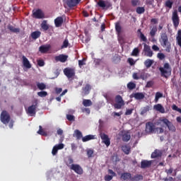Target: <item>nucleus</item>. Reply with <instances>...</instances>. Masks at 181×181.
Instances as JSON below:
<instances>
[{
  "instance_id": "obj_1",
  "label": "nucleus",
  "mask_w": 181,
  "mask_h": 181,
  "mask_svg": "<svg viewBox=\"0 0 181 181\" xmlns=\"http://www.w3.org/2000/svg\"><path fill=\"white\" fill-rule=\"evenodd\" d=\"M161 77L168 78L172 75V66L168 62L163 64V66L159 68Z\"/></svg>"
},
{
  "instance_id": "obj_2",
  "label": "nucleus",
  "mask_w": 181,
  "mask_h": 181,
  "mask_svg": "<svg viewBox=\"0 0 181 181\" xmlns=\"http://www.w3.org/2000/svg\"><path fill=\"white\" fill-rule=\"evenodd\" d=\"M160 42L163 47H165V51L168 53L170 52L171 44L169 42V38H168V35L166 33H162L160 35Z\"/></svg>"
},
{
  "instance_id": "obj_3",
  "label": "nucleus",
  "mask_w": 181,
  "mask_h": 181,
  "mask_svg": "<svg viewBox=\"0 0 181 181\" xmlns=\"http://www.w3.org/2000/svg\"><path fill=\"white\" fill-rule=\"evenodd\" d=\"M39 104V101L37 99H35L33 102V105L29 106L26 110L27 114L30 115L31 117H35L36 115V110L37 109V105Z\"/></svg>"
},
{
  "instance_id": "obj_4",
  "label": "nucleus",
  "mask_w": 181,
  "mask_h": 181,
  "mask_svg": "<svg viewBox=\"0 0 181 181\" xmlns=\"http://www.w3.org/2000/svg\"><path fill=\"white\" fill-rule=\"evenodd\" d=\"M115 101L116 103L113 105V107L116 110H121L124 105H125V101L122 99V96L120 95H117L115 98Z\"/></svg>"
},
{
  "instance_id": "obj_5",
  "label": "nucleus",
  "mask_w": 181,
  "mask_h": 181,
  "mask_svg": "<svg viewBox=\"0 0 181 181\" xmlns=\"http://www.w3.org/2000/svg\"><path fill=\"white\" fill-rule=\"evenodd\" d=\"M115 29L117 35V40L119 43H124V37L121 35V33L122 32V27L121 26V23L119 21L115 23Z\"/></svg>"
},
{
  "instance_id": "obj_6",
  "label": "nucleus",
  "mask_w": 181,
  "mask_h": 181,
  "mask_svg": "<svg viewBox=\"0 0 181 181\" xmlns=\"http://www.w3.org/2000/svg\"><path fill=\"white\" fill-rule=\"evenodd\" d=\"M0 119L4 125H8L11 122V115L6 110H3L0 115Z\"/></svg>"
},
{
  "instance_id": "obj_7",
  "label": "nucleus",
  "mask_w": 181,
  "mask_h": 181,
  "mask_svg": "<svg viewBox=\"0 0 181 181\" xmlns=\"http://www.w3.org/2000/svg\"><path fill=\"white\" fill-rule=\"evenodd\" d=\"M160 122H163L165 125H166L169 131H171V132H176V127H175V125H173V124L170 122L169 119H168L167 118H163L160 119Z\"/></svg>"
},
{
  "instance_id": "obj_8",
  "label": "nucleus",
  "mask_w": 181,
  "mask_h": 181,
  "mask_svg": "<svg viewBox=\"0 0 181 181\" xmlns=\"http://www.w3.org/2000/svg\"><path fill=\"white\" fill-rule=\"evenodd\" d=\"M98 6L100 8H102V9H105L107 11V9H110L111 6H112V4L108 1L99 0L98 2Z\"/></svg>"
},
{
  "instance_id": "obj_9",
  "label": "nucleus",
  "mask_w": 181,
  "mask_h": 181,
  "mask_svg": "<svg viewBox=\"0 0 181 181\" xmlns=\"http://www.w3.org/2000/svg\"><path fill=\"white\" fill-rule=\"evenodd\" d=\"M71 170H74L75 173L77 175H83L84 173V171L83 170V168L81 167L78 164H72L70 166Z\"/></svg>"
},
{
  "instance_id": "obj_10",
  "label": "nucleus",
  "mask_w": 181,
  "mask_h": 181,
  "mask_svg": "<svg viewBox=\"0 0 181 181\" xmlns=\"http://www.w3.org/2000/svg\"><path fill=\"white\" fill-rule=\"evenodd\" d=\"M64 4H66L67 5L68 8H74L75 6H77L80 2H81V0H62Z\"/></svg>"
},
{
  "instance_id": "obj_11",
  "label": "nucleus",
  "mask_w": 181,
  "mask_h": 181,
  "mask_svg": "<svg viewBox=\"0 0 181 181\" xmlns=\"http://www.w3.org/2000/svg\"><path fill=\"white\" fill-rule=\"evenodd\" d=\"M64 74H65L68 78H73L76 76V70L73 68H65L64 69Z\"/></svg>"
},
{
  "instance_id": "obj_12",
  "label": "nucleus",
  "mask_w": 181,
  "mask_h": 181,
  "mask_svg": "<svg viewBox=\"0 0 181 181\" xmlns=\"http://www.w3.org/2000/svg\"><path fill=\"white\" fill-rule=\"evenodd\" d=\"M100 139H102L103 144H105V145L107 147L111 145V139H110L108 135L105 134V133H100Z\"/></svg>"
},
{
  "instance_id": "obj_13",
  "label": "nucleus",
  "mask_w": 181,
  "mask_h": 181,
  "mask_svg": "<svg viewBox=\"0 0 181 181\" xmlns=\"http://www.w3.org/2000/svg\"><path fill=\"white\" fill-rule=\"evenodd\" d=\"M156 129L155 124L153 123L148 122L146 124V132L147 134H153Z\"/></svg>"
},
{
  "instance_id": "obj_14",
  "label": "nucleus",
  "mask_w": 181,
  "mask_h": 181,
  "mask_svg": "<svg viewBox=\"0 0 181 181\" xmlns=\"http://www.w3.org/2000/svg\"><path fill=\"white\" fill-rule=\"evenodd\" d=\"M144 56L147 57H152V56H153V52L151 49V47L146 44H144Z\"/></svg>"
},
{
  "instance_id": "obj_15",
  "label": "nucleus",
  "mask_w": 181,
  "mask_h": 181,
  "mask_svg": "<svg viewBox=\"0 0 181 181\" xmlns=\"http://www.w3.org/2000/svg\"><path fill=\"white\" fill-rule=\"evenodd\" d=\"M33 18L35 19H45V13L40 9H37L33 13Z\"/></svg>"
},
{
  "instance_id": "obj_16",
  "label": "nucleus",
  "mask_w": 181,
  "mask_h": 181,
  "mask_svg": "<svg viewBox=\"0 0 181 181\" xmlns=\"http://www.w3.org/2000/svg\"><path fill=\"white\" fill-rule=\"evenodd\" d=\"M173 23L175 28L179 26V16L177 15V11H174L172 17Z\"/></svg>"
},
{
  "instance_id": "obj_17",
  "label": "nucleus",
  "mask_w": 181,
  "mask_h": 181,
  "mask_svg": "<svg viewBox=\"0 0 181 181\" xmlns=\"http://www.w3.org/2000/svg\"><path fill=\"white\" fill-rule=\"evenodd\" d=\"M67 59H69V56L63 54L54 57V60L57 62H60L61 63H66V62H67Z\"/></svg>"
},
{
  "instance_id": "obj_18",
  "label": "nucleus",
  "mask_w": 181,
  "mask_h": 181,
  "mask_svg": "<svg viewBox=\"0 0 181 181\" xmlns=\"http://www.w3.org/2000/svg\"><path fill=\"white\" fill-rule=\"evenodd\" d=\"M120 179L122 181L132 180V174L131 173H123L121 174Z\"/></svg>"
},
{
  "instance_id": "obj_19",
  "label": "nucleus",
  "mask_w": 181,
  "mask_h": 181,
  "mask_svg": "<svg viewBox=\"0 0 181 181\" xmlns=\"http://www.w3.org/2000/svg\"><path fill=\"white\" fill-rule=\"evenodd\" d=\"M64 148V144H59L55 145L52 151V154L53 155V156H54L55 155H57V152L60 149H63Z\"/></svg>"
},
{
  "instance_id": "obj_20",
  "label": "nucleus",
  "mask_w": 181,
  "mask_h": 181,
  "mask_svg": "<svg viewBox=\"0 0 181 181\" xmlns=\"http://www.w3.org/2000/svg\"><path fill=\"white\" fill-rule=\"evenodd\" d=\"M152 166V160H142L141 162V169H146V168H151Z\"/></svg>"
},
{
  "instance_id": "obj_21",
  "label": "nucleus",
  "mask_w": 181,
  "mask_h": 181,
  "mask_svg": "<svg viewBox=\"0 0 181 181\" xmlns=\"http://www.w3.org/2000/svg\"><path fill=\"white\" fill-rule=\"evenodd\" d=\"M50 45H41L39 47V52H40V53H47V52L50 50Z\"/></svg>"
},
{
  "instance_id": "obj_22",
  "label": "nucleus",
  "mask_w": 181,
  "mask_h": 181,
  "mask_svg": "<svg viewBox=\"0 0 181 181\" xmlns=\"http://www.w3.org/2000/svg\"><path fill=\"white\" fill-rule=\"evenodd\" d=\"M22 59H23V64L24 67H25L26 69H31L32 64H30L29 59H28V58H26V57H25V55H23L22 57Z\"/></svg>"
},
{
  "instance_id": "obj_23",
  "label": "nucleus",
  "mask_w": 181,
  "mask_h": 181,
  "mask_svg": "<svg viewBox=\"0 0 181 181\" xmlns=\"http://www.w3.org/2000/svg\"><path fill=\"white\" fill-rule=\"evenodd\" d=\"M82 90L84 95H88L91 91V85L87 83L85 87L82 88Z\"/></svg>"
},
{
  "instance_id": "obj_24",
  "label": "nucleus",
  "mask_w": 181,
  "mask_h": 181,
  "mask_svg": "<svg viewBox=\"0 0 181 181\" xmlns=\"http://www.w3.org/2000/svg\"><path fill=\"white\" fill-rule=\"evenodd\" d=\"M54 25L56 28H60L63 25V17L59 16L54 19Z\"/></svg>"
},
{
  "instance_id": "obj_25",
  "label": "nucleus",
  "mask_w": 181,
  "mask_h": 181,
  "mask_svg": "<svg viewBox=\"0 0 181 181\" xmlns=\"http://www.w3.org/2000/svg\"><path fill=\"white\" fill-rule=\"evenodd\" d=\"M154 110L156 111H158V112H160L161 114H165V107L160 104H157L153 106Z\"/></svg>"
},
{
  "instance_id": "obj_26",
  "label": "nucleus",
  "mask_w": 181,
  "mask_h": 181,
  "mask_svg": "<svg viewBox=\"0 0 181 181\" xmlns=\"http://www.w3.org/2000/svg\"><path fill=\"white\" fill-rule=\"evenodd\" d=\"M162 156V152L158 149L155 150L154 152L151 153V158L155 159L156 158H160Z\"/></svg>"
},
{
  "instance_id": "obj_27",
  "label": "nucleus",
  "mask_w": 181,
  "mask_h": 181,
  "mask_svg": "<svg viewBox=\"0 0 181 181\" xmlns=\"http://www.w3.org/2000/svg\"><path fill=\"white\" fill-rule=\"evenodd\" d=\"M122 139L123 142H128V141H129V139H131V134H129V132L123 133V134L122 136Z\"/></svg>"
},
{
  "instance_id": "obj_28",
  "label": "nucleus",
  "mask_w": 181,
  "mask_h": 181,
  "mask_svg": "<svg viewBox=\"0 0 181 181\" xmlns=\"http://www.w3.org/2000/svg\"><path fill=\"white\" fill-rule=\"evenodd\" d=\"M122 151H123V152H124V153H125V155H129V153H131V146H129L128 145L122 146Z\"/></svg>"
},
{
  "instance_id": "obj_29",
  "label": "nucleus",
  "mask_w": 181,
  "mask_h": 181,
  "mask_svg": "<svg viewBox=\"0 0 181 181\" xmlns=\"http://www.w3.org/2000/svg\"><path fill=\"white\" fill-rule=\"evenodd\" d=\"M135 100H144L145 98V95L142 93H136L133 95Z\"/></svg>"
},
{
  "instance_id": "obj_30",
  "label": "nucleus",
  "mask_w": 181,
  "mask_h": 181,
  "mask_svg": "<svg viewBox=\"0 0 181 181\" xmlns=\"http://www.w3.org/2000/svg\"><path fill=\"white\" fill-rule=\"evenodd\" d=\"M40 35H42V33H40V31H34L31 33L30 36L32 39L36 40V39H39V37H40Z\"/></svg>"
},
{
  "instance_id": "obj_31",
  "label": "nucleus",
  "mask_w": 181,
  "mask_h": 181,
  "mask_svg": "<svg viewBox=\"0 0 181 181\" xmlns=\"http://www.w3.org/2000/svg\"><path fill=\"white\" fill-rule=\"evenodd\" d=\"M95 139L94 135L89 134L82 137V142H88V141H91Z\"/></svg>"
},
{
  "instance_id": "obj_32",
  "label": "nucleus",
  "mask_w": 181,
  "mask_h": 181,
  "mask_svg": "<svg viewBox=\"0 0 181 181\" xmlns=\"http://www.w3.org/2000/svg\"><path fill=\"white\" fill-rule=\"evenodd\" d=\"M144 180V175L136 174L134 177H132V181H140Z\"/></svg>"
},
{
  "instance_id": "obj_33",
  "label": "nucleus",
  "mask_w": 181,
  "mask_h": 181,
  "mask_svg": "<svg viewBox=\"0 0 181 181\" xmlns=\"http://www.w3.org/2000/svg\"><path fill=\"white\" fill-rule=\"evenodd\" d=\"M74 134L78 141H80V139H83V133H81L80 130L76 129L74 131Z\"/></svg>"
},
{
  "instance_id": "obj_34",
  "label": "nucleus",
  "mask_w": 181,
  "mask_h": 181,
  "mask_svg": "<svg viewBox=\"0 0 181 181\" xmlns=\"http://www.w3.org/2000/svg\"><path fill=\"white\" fill-rule=\"evenodd\" d=\"M82 104L84 107H91V105H93V102L90 99H84Z\"/></svg>"
},
{
  "instance_id": "obj_35",
  "label": "nucleus",
  "mask_w": 181,
  "mask_h": 181,
  "mask_svg": "<svg viewBox=\"0 0 181 181\" xmlns=\"http://www.w3.org/2000/svg\"><path fill=\"white\" fill-rule=\"evenodd\" d=\"M41 28L42 30H49V25H47V21L44 20L41 23Z\"/></svg>"
},
{
  "instance_id": "obj_36",
  "label": "nucleus",
  "mask_w": 181,
  "mask_h": 181,
  "mask_svg": "<svg viewBox=\"0 0 181 181\" xmlns=\"http://www.w3.org/2000/svg\"><path fill=\"white\" fill-rule=\"evenodd\" d=\"M156 32H158V28L156 27V25H154L150 31V36H151L152 37H155Z\"/></svg>"
},
{
  "instance_id": "obj_37",
  "label": "nucleus",
  "mask_w": 181,
  "mask_h": 181,
  "mask_svg": "<svg viewBox=\"0 0 181 181\" xmlns=\"http://www.w3.org/2000/svg\"><path fill=\"white\" fill-rule=\"evenodd\" d=\"M153 64V60L152 59H148L144 62V65L147 69H149V67H151V66H152Z\"/></svg>"
},
{
  "instance_id": "obj_38",
  "label": "nucleus",
  "mask_w": 181,
  "mask_h": 181,
  "mask_svg": "<svg viewBox=\"0 0 181 181\" xmlns=\"http://www.w3.org/2000/svg\"><path fill=\"white\" fill-rule=\"evenodd\" d=\"M162 97H163V93L160 92H156L154 100L155 103H158L159 101V98H162Z\"/></svg>"
},
{
  "instance_id": "obj_39",
  "label": "nucleus",
  "mask_w": 181,
  "mask_h": 181,
  "mask_svg": "<svg viewBox=\"0 0 181 181\" xmlns=\"http://www.w3.org/2000/svg\"><path fill=\"white\" fill-rule=\"evenodd\" d=\"M136 13H138L139 15H142V13H145V7H137L136 8Z\"/></svg>"
},
{
  "instance_id": "obj_40",
  "label": "nucleus",
  "mask_w": 181,
  "mask_h": 181,
  "mask_svg": "<svg viewBox=\"0 0 181 181\" xmlns=\"http://www.w3.org/2000/svg\"><path fill=\"white\" fill-rule=\"evenodd\" d=\"M37 87L39 88V90H46V84L44 83H37Z\"/></svg>"
},
{
  "instance_id": "obj_41",
  "label": "nucleus",
  "mask_w": 181,
  "mask_h": 181,
  "mask_svg": "<svg viewBox=\"0 0 181 181\" xmlns=\"http://www.w3.org/2000/svg\"><path fill=\"white\" fill-rule=\"evenodd\" d=\"M165 6L166 8H169V9H172V6H173V1L167 0L165 3Z\"/></svg>"
},
{
  "instance_id": "obj_42",
  "label": "nucleus",
  "mask_w": 181,
  "mask_h": 181,
  "mask_svg": "<svg viewBox=\"0 0 181 181\" xmlns=\"http://www.w3.org/2000/svg\"><path fill=\"white\" fill-rule=\"evenodd\" d=\"M39 128L40 129L37 132V134H39L40 135H42V136H47V133H46V132L43 130V129L42 128V126H40Z\"/></svg>"
},
{
  "instance_id": "obj_43",
  "label": "nucleus",
  "mask_w": 181,
  "mask_h": 181,
  "mask_svg": "<svg viewBox=\"0 0 181 181\" xmlns=\"http://www.w3.org/2000/svg\"><path fill=\"white\" fill-rule=\"evenodd\" d=\"M150 108L151 107L148 105L143 107L141 110V115H144V114H146V112H148V111H149Z\"/></svg>"
},
{
  "instance_id": "obj_44",
  "label": "nucleus",
  "mask_w": 181,
  "mask_h": 181,
  "mask_svg": "<svg viewBox=\"0 0 181 181\" xmlns=\"http://www.w3.org/2000/svg\"><path fill=\"white\" fill-rule=\"evenodd\" d=\"M138 54H139V49H138V47H136L133 49L131 56L136 57L138 56Z\"/></svg>"
},
{
  "instance_id": "obj_45",
  "label": "nucleus",
  "mask_w": 181,
  "mask_h": 181,
  "mask_svg": "<svg viewBox=\"0 0 181 181\" xmlns=\"http://www.w3.org/2000/svg\"><path fill=\"white\" fill-rule=\"evenodd\" d=\"M135 87H136V85L133 82H130L127 84V88H129V90H134Z\"/></svg>"
},
{
  "instance_id": "obj_46",
  "label": "nucleus",
  "mask_w": 181,
  "mask_h": 181,
  "mask_svg": "<svg viewBox=\"0 0 181 181\" xmlns=\"http://www.w3.org/2000/svg\"><path fill=\"white\" fill-rule=\"evenodd\" d=\"M86 152L88 158H93V155H94V150L88 149L86 150Z\"/></svg>"
},
{
  "instance_id": "obj_47",
  "label": "nucleus",
  "mask_w": 181,
  "mask_h": 181,
  "mask_svg": "<svg viewBox=\"0 0 181 181\" xmlns=\"http://www.w3.org/2000/svg\"><path fill=\"white\" fill-rule=\"evenodd\" d=\"M66 47H69V40L67 39L64 40L62 45V49H65Z\"/></svg>"
},
{
  "instance_id": "obj_48",
  "label": "nucleus",
  "mask_w": 181,
  "mask_h": 181,
  "mask_svg": "<svg viewBox=\"0 0 181 181\" xmlns=\"http://www.w3.org/2000/svg\"><path fill=\"white\" fill-rule=\"evenodd\" d=\"M133 78H134V80H139L141 78H142L144 80V76H139L138 74L134 73L133 74Z\"/></svg>"
},
{
  "instance_id": "obj_49",
  "label": "nucleus",
  "mask_w": 181,
  "mask_h": 181,
  "mask_svg": "<svg viewBox=\"0 0 181 181\" xmlns=\"http://www.w3.org/2000/svg\"><path fill=\"white\" fill-rule=\"evenodd\" d=\"M66 119H68V121H75L76 117H74L73 115H66Z\"/></svg>"
},
{
  "instance_id": "obj_50",
  "label": "nucleus",
  "mask_w": 181,
  "mask_h": 181,
  "mask_svg": "<svg viewBox=\"0 0 181 181\" xmlns=\"http://www.w3.org/2000/svg\"><path fill=\"white\" fill-rule=\"evenodd\" d=\"M37 95H38L39 97H42V98L46 97V95H47V92H46V91H40V92H38V93H37Z\"/></svg>"
},
{
  "instance_id": "obj_51",
  "label": "nucleus",
  "mask_w": 181,
  "mask_h": 181,
  "mask_svg": "<svg viewBox=\"0 0 181 181\" xmlns=\"http://www.w3.org/2000/svg\"><path fill=\"white\" fill-rule=\"evenodd\" d=\"M37 63L40 67L45 66V61L43 59H37Z\"/></svg>"
},
{
  "instance_id": "obj_52",
  "label": "nucleus",
  "mask_w": 181,
  "mask_h": 181,
  "mask_svg": "<svg viewBox=\"0 0 181 181\" xmlns=\"http://www.w3.org/2000/svg\"><path fill=\"white\" fill-rule=\"evenodd\" d=\"M157 57H158V59H159V60H163V59H165V54L160 52L157 54Z\"/></svg>"
},
{
  "instance_id": "obj_53",
  "label": "nucleus",
  "mask_w": 181,
  "mask_h": 181,
  "mask_svg": "<svg viewBox=\"0 0 181 181\" xmlns=\"http://www.w3.org/2000/svg\"><path fill=\"white\" fill-rule=\"evenodd\" d=\"M127 62H128L129 64H130V66H134L136 63L135 60H134V59H132V58H129L127 59Z\"/></svg>"
},
{
  "instance_id": "obj_54",
  "label": "nucleus",
  "mask_w": 181,
  "mask_h": 181,
  "mask_svg": "<svg viewBox=\"0 0 181 181\" xmlns=\"http://www.w3.org/2000/svg\"><path fill=\"white\" fill-rule=\"evenodd\" d=\"M74 161L73 160V158H68V161L66 162V165H67V166H69V168H70V166H71V165H73V163H74Z\"/></svg>"
},
{
  "instance_id": "obj_55",
  "label": "nucleus",
  "mask_w": 181,
  "mask_h": 181,
  "mask_svg": "<svg viewBox=\"0 0 181 181\" xmlns=\"http://www.w3.org/2000/svg\"><path fill=\"white\" fill-rule=\"evenodd\" d=\"M132 6H138L139 5V0H132Z\"/></svg>"
},
{
  "instance_id": "obj_56",
  "label": "nucleus",
  "mask_w": 181,
  "mask_h": 181,
  "mask_svg": "<svg viewBox=\"0 0 181 181\" xmlns=\"http://www.w3.org/2000/svg\"><path fill=\"white\" fill-rule=\"evenodd\" d=\"M140 39L142 42H146L148 40V39L145 37V35H144L142 33L140 34Z\"/></svg>"
},
{
  "instance_id": "obj_57",
  "label": "nucleus",
  "mask_w": 181,
  "mask_h": 181,
  "mask_svg": "<svg viewBox=\"0 0 181 181\" xmlns=\"http://www.w3.org/2000/svg\"><path fill=\"white\" fill-rule=\"evenodd\" d=\"M108 173L109 175H111L110 176H112V177L117 176V173H115V172H114V170L109 169L108 170Z\"/></svg>"
},
{
  "instance_id": "obj_58",
  "label": "nucleus",
  "mask_w": 181,
  "mask_h": 181,
  "mask_svg": "<svg viewBox=\"0 0 181 181\" xmlns=\"http://www.w3.org/2000/svg\"><path fill=\"white\" fill-rule=\"evenodd\" d=\"M152 86H153V81H148L146 85V87L147 88H151V87H152Z\"/></svg>"
},
{
  "instance_id": "obj_59",
  "label": "nucleus",
  "mask_w": 181,
  "mask_h": 181,
  "mask_svg": "<svg viewBox=\"0 0 181 181\" xmlns=\"http://www.w3.org/2000/svg\"><path fill=\"white\" fill-rule=\"evenodd\" d=\"M165 172L167 175H172L173 173V168H170L168 170H165Z\"/></svg>"
},
{
  "instance_id": "obj_60",
  "label": "nucleus",
  "mask_w": 181,
  "mask_h": 181,
  "mask_svg": "<svg viewBox=\"0 0 181 181\" xmlns=\"http://www.w3.org/2000/svg\"><path fill=\"white\" fill-rule=\"evenodd\" d=\"M132 111H134V109H128L125 112V115H131L132 114Z\"/></svg>"
},
{
  "instance_id": "obj_61",
  "label": "nucleus",
  "mask_w": 181,
  "mask_h": 181,
  "mask_svg": "<svg viewBox=\"0 0 181 181\" xmlns=\"http://www.w3.org/2000/svg\"><path fill=\"white\" fill-rule=\"evenodd\" d=\"M112 177H112V176H111V175H107L105 176V181H111V180L112 179Z\"/></svg>"
},
{
  "instance_id": "obj_62",
  "label": "nucleus",
  "mask_w": 181,
  "mask_h": 181,
  "mask_svg": "<svg viewBox=\"0 0 181 181\" xmlns=\"http://www.w3.org/2000/svg\"><path fill=\"white\" fill-rule=\"evenodd\" d=\"M82 112H86V114H90V110L89 108L83 107L82 108Z\"/></svg>"
},
{
  "instance_id": "obj_63",
  "label": "nucleus",
  "mask_w": 181,
  "mask_h": 181,
  "mask_svg": "<svg viewBox=\"0 0 181 181\" xmlns=\"http://www.w3.org/2000/svg\"><path fill=\"white\" fill-rule=\"evenodd\" d=\"M86 64V62H84V59L82 60L78 61V66L81 68V66H84Z\"/></svg>"
},
{
  "instance_id": "obj_64",
  "label": "nucleus",
  "mask_w": 181,
  "mask_h": 181,
  "mask_svg": "<svg viewBox=\"0 0 181 181\" xmlns=\"http://www.w3.org/2000/svg\"><path fill=\"white\" fill-rule=\"evenodd\" d=\"M63 91V89L62 88H55V93L57 94H60Z\"/></svg>"
}]
</instances>
